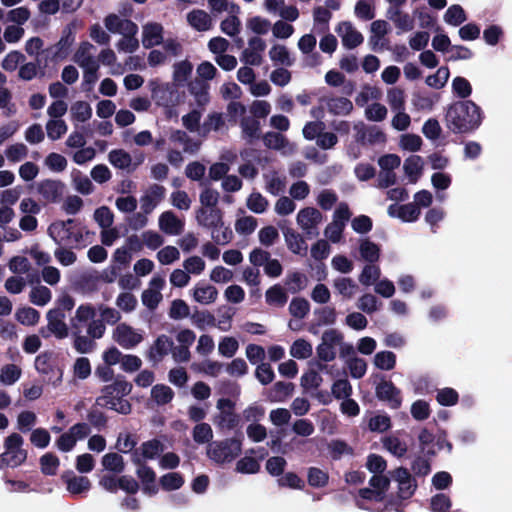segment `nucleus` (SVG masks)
<instances>
[{"mask_svg": "<svg viewBox=\"0 0 512 512\" xmlns=\"http://www.w3.org/2000/svg\"><path fill=\"white\" fill-rule=\"evenodd\" d=\"M333 287L338 295L347 300L352 299L358 291L356 282L348 277L336 278L333 281Z\"/></svg>", "mask_w": 512, "mask_h": 512, "instance_id": "nucleus-33", "label": "nucleus"}, {"mask_svg": "<svg viewBox=\"0 0 512 512\" xmlns=\"http://www.w3.org/2000/svg\"><path fill=\"white\" fill-rule=\"evenodd\" d=\"M158 227L164 234L178 236L184 231L185 222L173 211L168 210L159 215Z\"/></svg>", "mask_w": 512, "mask_h": 512, "instance_id": "nucleus-14", "label": "nucleus"}, {"mask_svg": "<svg viewBox=\"0 0 512 512\" xmlns=\"http://www.w3.org/2000/svg\"><path fill=\"white\" fill-rule=\"evenodd\" d=\"M182 267L189 273V275L199 276L206 269V262L204 259L198 255H192L187 257L183 263Z\"/></svg>", "mask_w": 512, "mask_h": 512, "instance_id": "nucleus-57", "label": "nucleus"}, {"mask_svg": "<svg viewBox=\"0 0 512 512\" xmlns=\"http://www.w3.org/2000/svg\"><path fill=\"white\" fill-rule=\"evenodd\" d=\"M95 316V309L91 304H82L77 307L75 314L70 319V325L73 329H80Z\"/></svg>", "mask_w": 512, "mask_h": 512, "instance_id": "nucleus-37", "label": "nucleus"}, {"mask_svg": "<svg viewBox=\"0 0 512 512\" xmlns=\"http://www.w3.org/2000/svg\"><path fill=\"white\" fill-rule=\"evenodd\" d=\"M239 349V342L232 336L222 337L218 343V352L220 355L231 358Z\"/></svg>", "mask_w": 512, "mask_h": 512, "instance_id": "nucleus-63", "label": "nucleus"}, {"mask_svg": "<svg viewBox=\"0 0 512 512\" xmlns=\"http://www.w3.org/2000/svg\"><path fill=\"white\" fill-rule=\"evenodd\" d=\"M422 139L419 135L406 133L399 138V147L408 152H417L421 149Z\"/></svg>", "mask_w": 512, "mask_h": 512, "instance_id": "nucleus-64", "label": "nucleus"}, {"mask_svg": "<svg viewBox=\"0 0 512 512\" xmlns=\"http://www.w3.org/2000/svg\"><path fill=\"white\" fill-rule=\"evenodd\" d=\"M322 220L321 212L314 207H304L296 215L297 225L308 236H316L318 234V226Z\"/></svg>", "mask_w": 512, "mask_h": 512, "instance_id": "nucleus-9", "label": "nucleus"}, {"mask_svg": "<svg viewBox=\"0 0 512 512\" xmlns=\"http://www.w3.org/2000/svg\"><path fill=\"white\" fill-rule=\"evenodd\" d=\"M355 129L358 130L357 139L360 141H368L369 143L375 142H383L385 140L384 133L376 128L365 129L363 123H358L355 125Z\"/></svg>", "mask_w": 512, "mask_h": 512, "instance_id": "nucleus-47", "label": "nucleus"}, {"mask_svg": "<svg viewBox=\"0 0 512 512\" xmlns=\"http://www.w3.org/2000/svg\"><path fill=\"white\" fill-rule=\"evenodd\" d=\"M112 339L124 349H133L143 341V334L126 323H120L112 331Z\"/></svg>", "mask_w": 512, "mask_h": 512, "instance_id": "nucleus-8", "label": "nucleus"}, {"mask_svg": "<svg viewBox=\"0 0 512 512\" xmlns=\"http://www.w3.org/2000/svg\"><path fill=\"white\" fill-rule=\"evenodd\" d=\"M193 300L200 305H211L218 299L217 288L208 283H198L191 289Z\"/></svg>", "mask_w": 512, "mask_h": 512, "instance_id": "nucleus-18", "label": "nucleus"}, {"mask_svg": "<svg viewBox=\"0 0 512 512\" xmlns=\"http://www.w3.org/2000/svg\"><path fill=\"white\" fill-rule=\"evenodd\" d=\"M359 254L362 260L374 263L379 259L380 249L377 244L369 239H362L359 243Z\"/></svg>", "mask_w": 512, "mask_h": 512, "instance_id": "nucleus-42", "label": "nucleus"}, {"mask_svg": "<svg viewBox=\"0 0 512 512\" xmlns=\"http://www.w3.org/2000/svg\"><path fill=\"white\" fill-rule=\"evenodd\" d=\"M381 91L375 86L365 85L355 97L358 106L363 107L369 101H378L381 98Z\"/></svg>", "mask_w": 512, "mask_h": 512, "instance_id": "nucleus-53", "label": "nucleus"}, {"mask_svg": "<svg viewBox=\"0 0 512 512\" xmlns=\"http://www.w3.org/2000/svg\"><path fill=\"white\" fill-rule=\"evenodd\" d=\"M23 446L24 438L19 433L13 432L4 439L2 454L12 468L19 467L26 462L28 452Z\"/></svg>", "mask_w": 512, "mask_h": 512, "instance_id": "nucleus-5", "label": "nucleus"}, {"mask_svg": "<svg viewBox=\"0 0 512 512\" xmlns=\"http://www.w3.org/2000/svg\"><path fill=\"white\" fill-rule=\"evenodd\" d=\"M71 119L77 123H84L92 117V107L86 101H76L70 107Z\"/></svg>", "mask_w": 512, "mask_h": 512, "instance_id": "nucleus-40", "label": "nucleus"}, {"mask_svg": "<svg viewBox=\"0 0 512 512\" xmlns=\"http://www.w3.org/2000/svg\"><path fill=\"white\" fill-rule=\"evenodd\" d=\"M104 26L110 33L120 35L127 33L133 28L137 27L133 21L127 18H122L114 13L108 14L104 18Z\"/></svg>", "mask_w": 512, "mask_h": 512, "instance_id": "nucleus-26", "label": "nucleus"}, {"mask_svg": "<svg viewBox=\"0 0 512 512\" xmlns=\"http://www.w3.org/2000/svg\"><path fill=\"white\" fill-rule=\"evenodd\" d=\"M48 330L58 339H64L69 334L65 323V315L58 309L49 310L47 313Z\"/></svg>", "mask_w": 512, "mask_h": 512, "instance_id": "nucleus-19", "label": "nucleus"}, {"mask_svg": "<svg viewBox=\"0 0 512 512\" xmlns=\"http://www.w3.org/2000/svg\"><path fill=\"white\" fill-rule=\"evenodd\" d=\"M15 319L22 325L35 326L40 320V313L32 307H19L15 311Z\"/></svg>", "mask_w": 512, "mask_h": 512, "instance_id": "nucleus-41", "label": "nucleus"}, {"mask_svg": "<svg viewBox=\"0 0 512 512\" xmlns=\"http://www.w3.org/2000/svg\"><path fill=\"white\" fill-rule=\"evenodd\" d=\"M266 49L265 41L259 36L248 40L247 47L241 53V61L251 66H259L263 62V52Z\"/></svg>", "mask_w": 512, "mask_h": 512, "instance_id": "nucleus-11", "label": "nucleus"}, {"mask_svg": "<svg viewBox=\"0 0 512 512\" xmlns=\"http://www.w3.org/2000/svg\"><path fill=\"white\" fill-rule=\"evenodd\" d=\"M47 137L56 141L60 139L68 131L66 122L62 119H49L45 125Z\"/></svg>", "mask_w": 512, "mask_h": 512, "instance_id": "nucleus-46", "label": "nucleus"}, {"mask_svg": "<svg viewBox=\"0 0 512 512\" xmlns=\"http://www.w3.org/2000/svg\"><path fill=\"white\" fill-rule=\"evenodd\" d=\"M284 240L287 248L296 255H305L307 251V244L304 238L292 229L284 232Z\"/></svg>", "mask_w": 512, "mask_h": 512, "instance_id": "nucleus-34", "label": "nucleus"}, {"mask_svg": "<svg viewBox=\"0 0 512 512\" xmlns=\"http://www.w3.org/2000/svg\"><path fill=\"white\" fill-rule=\"evenodd\" d=\"M150 397L156 405L163 406L173 400L174 391L165 384H157L152 387Z\"/></svg>", "mask_w": 512, "mask_h": 512, "instance_id": "nucleus-38", "label": "nucleus"}, {"mask_svg": "<svg viewBox=\"0 0 512 512\" xmlns=\"http://www.w3.org/2000/svg\"><path fill=\"white\" fill-rule=\"evenodd\" d=\"M170 141L175 145L182 146L183 151L187 153H194L199 148V145L182 130H174L170 135Z\"/></svg>", "mask_w": 512, "mask_h": 512, "instance_id": "nucleus-45", "label": "nucleus"}, {"mask_svg": "<svg viewBox=\"0 0 512 512\" xmlns=\"http://www.w3.org/2000/svg\"><path fill=\"white\" fill-rule=\"evenodd\" d=\"M268 55L272 62L279 63L284 66H291L293 64V59L290 55V52L283 44L274 43L270 47Z\"/></svg>", "mask_w": 512, "mask_h": 512, "instance_id": "nucleus-39", "label": "nucleus"}, {"mask_svg": "<svg viewBox=\"0 0 512 512\" xmlns=\"http://www.w3.org/2000/svg\"><path fill=\"white\" fill-rule=\"evenodd\" d=\"M64 184L57 180H45L38 186L40 195L48 202H57L64 193Z\"/></svg>", "mask_w": 512, "mask_h": 512, "instance_id": "nucleus-28", "label": "nucleus"}, {"mask_svg": "<svg viewBox=\"0 0 512 512\" xmlns=\"http://www.w3.org/2000/svg\"><path fill=\"white\" fill-rule=\"evenodd\" d=\"M101 464L107 471L121 473L124 470V459L115 452L107 453L102 457Z\"/></svg>", "mask_w": 512, "mask_h": 512, "instance_id": "nucleus-49", "label": "nucleus"}, {"mask_svg": "<svg viewBox=\"0 0 512 512\" xmlns=\"http://www.w3.org/2000/svg\"><path fill=\"white\" fill-rule=\"evenodd\" d=\"M186 20L188 24L198 32H206L213 27L212 17L201 9H194L187 13Z\"/></svg>", "mask_w": 512, "mask_h": 512, "instance_id": "nucleus-25", "label": "nucleus"}, {"mask_svg": "<svg viewBox=\"0 0 512 512\" xmlns=\"http://www.w3.org/2000/svg\"><path fill=\"white\" fill-rule=\"evenodd\" d=\"M22 376V368L21 366L14 364V363H8L4 364L0 368V384L3 386H12L16 382L19 381V379Z\"/></svg>", "mask_w": 512, "mask_h": 512, "instance_id": "nucleus-36", "label": "nucleus"}, {"mask_svg": "<svg viewBox=\"0 0 512 512\" xmlns=\"http://www.w3.org/2000/svg\"><path fill=\"white\" fill-rule=\"evenodd\" d=\"M389 216L397 217L404 222H415L421 215V210L413 202L404 205H390L387 210Z\"/></svg>", "mask_w": 512, "mask_h": 512, "instance_id": "nucleus-23", "label": "nucleus"}, {"mask_svg": "<svg viewBox=\"0 0 512 512\" xmlns=\"http://www.w3.org/2000/svg\"><path fill=\"white\" fill-rule=\"evenodd\" d=\"M389 31L390 26L385 20H376L371 23L368 43L372 50L377 51L384 48V38Z\"/></svg>", "mask_w": 512, "mask_h": 512, "instance_id": "nucleus-20", "label": "nucleus"}, {"mask_svg": "<svg viewBox=\"0 0 512 512\" xmlns=\"http://www.w3.org/2000/svg\"><path fill=\"white\" fill-rule=\"evenodd\" d=\"M193 440L197 444H209L213 438V430L208 423H198L192 430Z\"/></svg>", "mask_w": 512, "mask_h": 512, "instance_id": "nucleus-55", "label": "nucleus"}, {"mask_svg": "<svg viewBox=\"0 0 512 512\" xmlns=\"http://www.w3.org/2000/svg\"><path fill=\"white\" fill-rule=\"evenodd\" d=\"M40 469L45 476H55L60 466L59 458L53 453H45L39 460Z\"/></svg>", "mask_w": 512, "mask_h": 512, "instance_id": "nucleus-50", "label": "nucleus"}, {"mask_svg": "<svg viewBox=\"0 0 512 512\" xmlns=\"http://www.w3.org/2000/svg\"><path fill=\"white\" fill-rule=\"evenodd\" d=\"M242 438L229 437L212 441L206 449L207 457L217 464L233 462L242 453Z\"/></svg>", "mask_w": 512, "mask_h": 512, "instance_id": "nucleus-4", "label": "nucleus"}, {"mask_svg": "<svg viewBox=\"0 0 512 512\" xmlns=\"http://www.w3.org/2000/svg\"><path fill=\"white\" fill-rule=\"evenodd\" d=\"M246 27L256 35H264L271 29V22L261 16H253L247 19Z\"/></svg>", "mask_w": 512, "mask_h": 512, "instance_id": "nucleus-58", "label": "nucleus"}, {"mask_svg": "<svg viewBox=\"0 0 512 512\" xmlns=\"http://www.w3.org/2000/svg\"><path fill=\"white\" fill-rule=\"evenodd\" d=\"M263 142L269 149L280 151L284 155H290L295 151V145L290 143L286 137L276 132H268L263 136Z\"/></svg>", "mask_w": 512, "mask_h": 512, "instance_id": "nucleus-24", "label": "nucleus"}, {"mask_svg": "<svg viewBox=\"0 0 512 512\" xmlns=\"http://www.w3.org/2000/svg\"><path fill=\"white\" fill-rule=\"evenodd\" d=\"M387 103L392 111L405 110V93L398 87L387 90Z\"/></svg>", "mask_w": 512, "mask_h": 512, "instance_id": "nucleus-56", "label": "nucleus"}, {"mask_svg": "<svg viewBox=\"0 0 512 512\" xmlns=\"http://www.w3.org/2000/svg\"><path fill=\"white\" fill-rule=\"evenodd\" d=\"M95 54L96 47L88 41H83L78 45L73 55V60L82 69L95 67L96 65H99Z\"/></svg>", "mask_w": 512, "mask_h": 512, "instance_id": "nucleus-16", "label": "nucleus"}, {"mask_svg": "<svg viewBox=\"0 0 512 512\" xmlns=\"http://www.w3.org/2000/svg\"><path fill=\"white\" fill-rule=\"evenodd\" d=\"M238 13H232L223 19L220 23V30L229 37H236L241 32V20Z\"/></svg>", "mask_w": 512, "mask_h": 512, "instance_id": "nucleus-48", "label": "nucleus"}, {"mask_svg": "<svg viewBox=\"0 0 512 512\" xmlns=\"http://www.w3.org/2000/svg\"><path fill=\"white\" fill-rule=\"evenodd\" d=\"M149 87L152 98L157 105L168 106L174 101L176 91L171 84L151 81Z\"/></svg>", "mask_w": 512, "mask_h": 512, "instance_id": "nucleus-17", "label": "nucleus"}, {"mask_svg": "<svg viewBox=\"0 0 512 512\" xmlns=\"http://www.w3.org/2000/svg\"><path fill=\"white\" fill-rule=\"evenodd\" d=\"M195 219L200 227L210 230L211 237L217 244L225 245L232 240V230L225 225L221 209L199 207L195 211Z\"/></svg>", "mask_w": 512, "mask_h": 512, "instance_id": "nucleus-2", "label": "nucleus"}, {"mask_svg": "<svg viewBox=\"0 0 512 512\" xmlns=\"http://www.w3.org/2000/svg\"><path fill=\"white\" fill-rule=\"evenodd\" d=\"M193 70V65L188 60H182L173 65V80L176 84H183L188 80Z\"/></svg>", "mask_w": 512, "mask_h": 512, "instance_id": "nucleus-51", "label": "nucleus"}, {"mask_svg": "<svg viewBox=\"0 0 512 512\" xmlns=\"http://www.w3.org/2000/svg\"><path fill=\"white\" fill-rule=\"evenodd\" d=\"M164 38V27L158 22H147L142 25L141 42L144 48L149 49L160 45Z\"/></svg>", "mask_w": 512, "mask_h": 512, "instance_id": "nucleus-15", "label": "nucleus"}, {"mask_svg": "<svg viewBox=\"0 0 512 512\" xmlns=\"http://www.w3.org/2000/svg\"><path fill=\"white\" fill-rule=\"evenodd\" d=\"M482 122L481 108L473 101H458L450 105L446 113L447 127L454 133H467Z\"/></svg>", "mask_w": 512, "mask_h": 512, "instance_id": "nucleus-1", "label": "nucleus"}, {"mask_svg": "<svg viewBox=\"0 0 512 512\" xmlns=\"http://www.w3.org/2000/svg\"><path fill=\"white\" fill-rule=\"evenodd\" d=\"M335 32L340 37L342 45L347 49H354L364 41L362 33L349 21L340 22L336 26Z\"/></svg>", "mask_w": 512, "mask_h": 512, "instance_id": "nucleus-12", "label": "nucleus"}, {"mask_svg": "<svg viewBox=\"0 0 512 512\" xmlns=\"http://www.w3.org/2000/svg\"><path fill=\"white\" fill-rule=\"evenodd\" d=\"M131 390L132 385L129 382L117 379L113 383L103 387L101 395L96 399V403L120 414H129L131 412V405L124 397L128 395Z\"/></svg>", "mask_w": 512, "mask_h": 512, "instance_id": "nucleus-3", "label": "nucleus"}, {"mask_svg": "<svg viewBox=\"0 0 512 512\" xmlns=\"http://www.w3.org/2000/svg\"><path fill=\"white\" fill-rule=\"evenodd\" d=\"M137 33L138 26L129 32L122 34V37L116 43L117 50L125 54H132L136 52L139 48Z\"/></svg>", "mask_w": 512, "mask_h": 512, "instance_id": "nucleus-31", "label": "nucleus"}, {"mask_svg": "<svg viewBox=\"0 0 512 512\" xmlns=\"http://www.w3.org/2000/svg\"><path fill=\"white\" fill-rule=\"evenodd\" d=\"M247 208L256 214L264 213L268 206V200L259 192H252L246 200Z\"/></svg>", "mask_w": 512, "mask_h": 512, "instance_id": "nucleus-54", "label": "nucleus"}, {"mask_svg": "<svg viewBox=\"0 0 512 512\" xmlns=\"http://www.w3.org/2000/svg\"><path fill=\"white\" fill-rule=\"evenodd\" d=\"M450 76L449 69L445 66L438 68V70L433 74L426 77L425 83L434 89L443 88Z\"/></svg>", "mask_w": 512, "mask_h": 512, "instance_id": "nucleus-61", "label": "nucleus"}, {"mask_svg": "<svg viewBox=\"0 0 512 512\" xmlns=\"http://www.w3.org/2000/svg\"><path fill=\"white\" fill-rule=\"evenodd\" d=\"M289 352L293 358L304 360L312 356L313 346L306 339L299 338L292 343Z\"/></svg>", "mask_w": 512, "mask_h": 512, "instance_id": "nucleus-44", "label": "nucleus"}, {"mask_svg": "<svg viewBox=\"0 0 512 512\" xmlns=\"http://www.w3.org/2000/svg\"><path fill=\"white\" fill-rule=\"evenodd\" d=\"M376 396L385 401L391 408H398L401 405L400 391L392 382L382 381L376 387Z\"/></svg>", "mask_w": 512, "mask_h": 512, "instance_id": "nucleus-22", "label": "nucleus"}, {"mask_svg": "<svg viewBox=\"0 0 512 512\" xmlns=\"http://www.w3.org/2000/svg\"><path fill=\"white\" fill-rule=\"evenodd\" d=\"M108 160L111 165L118 169L134 171L143 163L144 156L140 155L136 161H133L130 153L124 149H113L108 154Z\"/></svg>", "mask_w": 512, "mask_h": 512, "instance_id": "nucleus-13", "label": "nucleus"}, {"mask_svg": "<svg viewBox=\"0 0 512 512\" xmlns=\"http://www.w3.org/2000/svg\"><path fill=\"white\" fill-rule=\"evenodd\" d=\"M30 16V10L25 6H20L6 13V21L14 25L22 26L30 19Z\"/></svg>", "mask_w": 512, "mask_h": 512, "instance_id": "nucleus-59", "label": "nucleus"}, {"mask_svg": "<svg viewBox=\"0 0 512 512\" xmlns=\"http://www.w3.org/2000/svg\"><path fill=\"white\" fill-rule=\"evenodd\" d=\"M156 259L161 265H171L180 259V250L173 245L164 246L157 252Z\"/></svg>", "mask_w": 512, "mask_h": 512, "instance_id": "nucleus-52", "label": "nucleus"}, {"mask_svg": "<svg viewBox=\"0 0 512 512\" xmlns=\"http://www.w3.org/2000/svg\"><path fill=\"white\" fill-rule=\"evenodd\" d=\"M164 195V187L160 185L150 186L140 199L142 211L145 214H150L163 200Z\"/></svg>", "mask_w": 512, "mask_h": 512, "instance_id": "nucleus-21", "label": "nucleus"}, {"mask_svg": "<svg viewBox=\"0 0 512 512\" xmlns=\"http://www.w3.org/2000/svg\"><path fill=\"white\" fill-rule=\"evenodd\" d=\"M384 448L396 457H403L408 451L405 441L396 435H390L382 439Z\"/></svg>", "mask_w": 512, "mask_h": 512, "instance_id": "nucleus-43", "label": "nucleus"}, {"mask_svg": "<svg viewBox=\"0 0 512 512\" xmlns=\"http://www.w3.org/2000/svg\"><path fill=\"white\" fill-rule=\"evenodd\" d=\"M341 337L342 333L336 329H328L323 332L321 342L316 347L317 356L321 361L331 362L336 358Z\"/></svg>", "mask_w": 512, "mask_h": 512, "instance_id": "nucleus-7", "label": "nucleus"}, {"mask_svg": "<svg viewBox=\"0 0 512 512\" xmlns=\"http://www.w3.org/2000/svg\"><path fill=\"white\" fill-rule=\"evenodd\" d=\"M73 220L57 221L52 223L48 228L50 237L59 245L78 242L80 235L75 234L72 230Z\"/></svg>", "mask_w": 512, "mask_h": 512, "instance_id": "nucleus-10", "label": "nucleus"}, {"mask_svg": "<svg viewBox=\"0 0 512 512\" xmlns=\"http://www.w3.org/2000/svg\"><path fill=\"white\" fill-rule=\"evenodd\" d=\"M216 414L213 416V423L224 431H230L239 424L238 415L235 412V403L228 398H220L216 403Z\"/></svg>", "mask_w": 512, "mask_h": 512, "instance_id": "nucleus-6", "label": "nucleus"}, {"mask_svg": "<svg viewBox=\"0 0 512 512\" xmlns=\"http://www.w3.org/2000/svg\"><path fill=\"white\" fill-rule=\"evenodd\" d=\"M265 189L271 195L277 196L284 192L286 188L285 177L277 171L270 170L263 174Z\"/></svg>", "mask_w": 512, "mask_h": 512, "instance_id": "nucleus-30", "label": "nucleus"}, {"mask_svg": "<svg viewBox=\"0 0 512 512\" xmlns=\"http://www.w3.org/2000/svg\"><path fill=\"white\" fill-rule=\"evenodd\" d=\"M320 103L333 115H348L353 110L352 102L345 97H323Z\"/></svg>", "mask_w": 512, "mask_h": 512, "instance_id": "nucleus-27", "label": "nucleus"}, {"mask_svg": "<svg viewBox=\"0 0 512 512\" xmlns=\"http://www.w3.org/2000/svg\"><path fill=\"white\" fill-rule=\"evenodd\" d=\"M188 90L198 106H205L209 103V85L206 82L197 79L191 81L188 84Z\"/></svg>", "mask_w": 512, "mask_h": 512, "instance_id": "nucleus-35", "label": "nucleus"}, {"mask_svg": "<svg viewBox=\"0 0 512 512\" xmlns=\"http://www.w3.org/2000/svg\"><path fill=\"white\" fill-rule=\"evenodd\" d=\"M424 168V161L418 155H411L405 159L403 170L410 183L415 184L421 177Z\"/></svg>", "mask_w": 512, "mask_h": 512, "instance_id": "nucleus-29", "label": "nucleus"}, {"mask_svg": "<svg viewBox=\"0 0 512 512\" xmlns=\"http://www.w3.org/2000/svg\"><path fill=\"white\" fill-rule=\"evenodd\" d=\"M374 365L381 370H392L396 365V355L391 351H381L375 354Z\"/></svg>", "mask_w": 512, "mask_h": 512, "instance_id": "nucleus-60", "label": "nucleus"}, {"mask_svg": "<svg viewBox=\"0 0 512 512\" xmlns=\"http://www.w3.org/2000/svg\"><path fill=\"white\" fill-rule=\"evenodd\" d=\"M381 276V270L376 265H365L363 270L359 275V282L362 285L370 286L372 284H376Z\"/></svg>", "mask_w": 512, "mask_h": 512, "instance_id": "nucleus-62", "label": "nucleus"}, {"mask_svg": "<svg viewBox=\"0 0 512 512\" xmlns=\"http://www.w3.org/2000/svg\"><path fill=\"white\" fill-rule=\"evenodd\" d=\"M265 301L271 307L282 308L288 301V294L281 285L275 284L266 290Z\"/></svg>", "mask_w": 512, "mask_h": 512, "instance_id": "nucleus-32", "label": "nucleus"}]
</instances>
